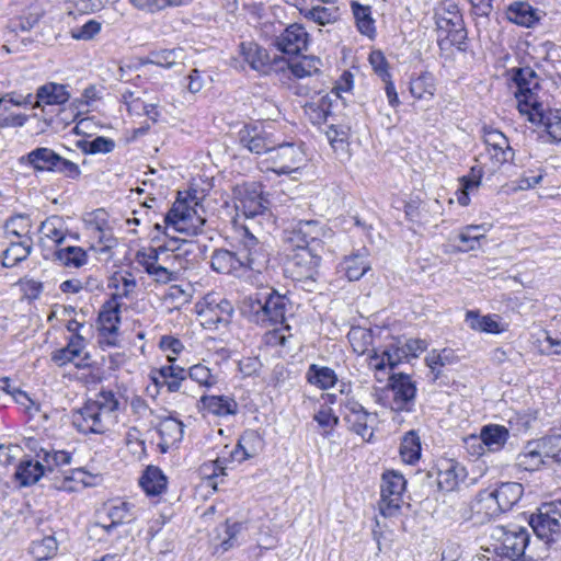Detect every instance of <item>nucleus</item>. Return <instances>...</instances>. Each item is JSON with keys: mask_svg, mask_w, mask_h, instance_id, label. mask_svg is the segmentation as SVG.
<instances>
[{"mask_svg": "<svg viewBox=\"0 0 561 561\" xmlns=\"http://www.w3.org/2000/svg\"><path fill=\"white\" fill-rule=\"evenodd\" d=\"M513 81L516 84L514 95L518 112L529 122L543 125L553 140L561 141V110L545 112L543 105L539 101L540 87L535 71L530 68L516 69Z\"/></svg>", "mask_w": 561, "mask_h": 561, "instance_id": "nucleus-1", "label": "nucleus"}, {"mask_svg": "<svg viewBox=\"0 0 561 561\" xmlns=\"http://www.w3.org/2000/svg\"><path fill=\"white\" fill-rule=\"evenodd\" d=\"M118 405L113 391L102 390L73 412L72 424L83 434H102L116 423Z\"/></svg>", "mask_w": 561, "mask_h": 561, "instance_id": "nucleus-2", "label": "nucleus"}, {"mask_svg": "<svg viewBox=\"0 0 561 561\" xmlns=\"http://www.w3.org/2000/svg\"><path fill=\"white\" fill-rule=\"evenodd\" d=\"M529 541V533L517 525L494 526L490 542L483 547L488 561H519Z\"/></svg>", "mask_w": 561, "mask_h": 561, "instance_id": "nucleus-3", "label": "nucleus"}, {"mask_svg": "<svg viewBox=\"0 0 561 561\" xmlns=\"http://www.w3.org/2000/svg\"><path fill=\"white\" fill-rule=\"evenodd\" d=\"M287 298L275 291L244 298L242 312L262 327L283 324L287 312Z\"/></svg>", "mask_w": 561, "mask_h": 561, "instance_id": "nucleus-4", "label": "nucleus"}, {"mask_svg": "<svg viewBox=\"0 0 561 561\" xmlns=\"http://www.w3.org/2000/svg\"><path fill=\"white\" fill-rule=\"evenodd\" d=\"M438 42L443 45L460 46L467 38L462 16L453 2H443L435 12Z\"/></svg>", "mask_w": 561, "mask_h": 561, "instance_id": "nucleus-5", "label": "nucleus"}, {"mask_svg": "<svg viewBox=\"0 0 561 561\" xmlns=\"http://www.w3.org/2000/svg\"><path fill=\"white\" fill-rule=\"evenodd\" d=\"M164 222L176 231L194 236L202 231L206 222L205 210L197 202L191 205L187 201L176 199L165 215Z\"/></svg>", "mask_w": 561, "mask_h": 561, "instance_id": "nucleus-6", "label": "nucleus"}, {"mask_svg": "<svg viewBox=\"0 0 561 561\" xmlns=\"http://www.w3.org/2000/svg\"><path fill=\"white\" fill-rule=\"evenodd\" d=\"M267 161L272 163L268 170L278 175H289L298 172L306 163V154L299 145L294 142L276 141V146L268 154Z\"/></svg>", "mask_w": 561, "mask_h": 561, "instance_id": "nucleus-7", "label": "nucleus"}, {"mask_svg": "<svg viewBox=\"0 0 561 561\" xmlns=\"http://www.w3.org/2000/svg\"><path fill=\"white\" fill-rule=\"evenodd\" d=\"M407 481L404 477L396 471H388L382 474L381 499L379 502V511L385 517L394 516L401 508L403 503V492L405 491Z\"/></svg>", "mask_w": 561, "mask_h": 561, "instance_id": "nucleus-8", "label": "nucleus"}, {"mask_svg": "<svg viewBox=\"0 0 561 561\" xmlns=\"http://www.w3.org/2000/svg\"><path fill=\"white\" fill-rule=\"evenodd\" d=\"M197 308L202 324L209 330L226 327L233 313L230 301L213 295L206 296L203 302L197 305Z\"/></svg>", "mask_w": 561, "mask_h": 561, "instance_id": "nucleus-9", "label": "nucleus"}, {"mask_svg": "<svg viewBox=\"0 0 561 561\" xmlns=\"http://www.w3.org/2000/svg\"><path fill=\"white\" fill-rule=\"evenodd\" d=\"M343 419L347 425V428L365 442H369L374 435V424L376 423V416L353 399H346L343 403Z\"/></svg>", "mask_w": 561, "mask_h": 561, "instance_id": "nucleus-10", "label": "nucleus"}, {"mask_svg": "<svg viewBox=\"0 0 561 561\" xmlns=\"http://www.w3.org/2000/svg\"><path fill=\"white\" fill-rule=\"evenodd\" d=\"M238 251L245 270L261 272L268 263V252L264 243L251 233L248 227L242 230Z\"/></svg>", "mask_w": 561, "mask_h": 561, "instance_id": "nucleus-11", "label": "nucleus"}, {"mask_svg": "<svg viewBox=\"0 0 561 561\" xmlns=\"http://www.w3.org/2000/svg\"><path fill=\"white\" fill-rule=\"evenodd\" d=\"M529 524L535 534L546 540H553L561 533V510L556 503H545L538 513L531 515Z\"/></svg>", "mask_w": 561, "mask_h": 561, "instance_id": "nucleus-12", "label": "nucleus"}, {"mask_svg": "<svg viewBox=\"0 0 561 561\" xmlns=\"http://www.w3.org/2000/svg\"><path fill=\"white\" fill-rule=\"evenodd\" d=\"M176 243L175 240H172L164 245L156 248L150 247L144 250L150 254L157 263L168 267L169 271L180 277L181 273L187 268L188 261L185 257L187 250L183 249L186 242L183 241L181 245H176Z\"/></svg>", "mask_w": 561, "mask_h": 561, "instance_id": "nucleus-13", "label": "nucleus"}, {"mask_svg": "<svg viewBox=\"0 0 561 561\" xmlns=\"http://www.w3.org/2000/svg\"><path fill=\"white\" fill-rule=\"evenodd\" d=\"M389 390L392 392L391 410L409 411L413 404L416 387L405 374H393L389 378Z\"/></svg>", "mask_w": 561, "mask_h": 561, "instance_id": "nucleus-14", "label": "nucleus"}, {"mask_svg": "<svg viewBox=\"0 0 561 561\" xmlns=\"http://www.w3.org/2000/svg\"><path fill=\"white\" fill-rule=\"evenodd\" d=\"M320 264V257L302 244H297L294 253L288 256L287 271L296 279L312 278Z\"/></svg>", "mask_w": 561, "mask_h": 561, "instance_id": "nucleus-15", "label": "nucleus"}, {"mask_svg": "<svg viewBox=\"0 0 561 561\" xmlns=\"http://www.w3.org/2000/svg\"><path fill=\"white\" fill-rule=\"evenodd\" d=\"M233 199L236 210L247 218H254L266 210L261 191L253 185L237 186L233 191Z\"/></svg>", "mask_w": 561, "mask_h": 561, "instance_id": "nucleus-16", "label": "nucleus"}, {"mask_svg": "<svg viewBox=\"0 0 561 561\" xmlns=\"http://www.w3.org/2000/svg\"><path fill=\"white\" fill-rule=\"evenodd\" d=\"M121 323V304L115 298L105 301L99 313V330L106 339V344L116 345Z\"/></svg>", "mask_w": 561, "mask_h": 561, "instance_id": "nucleus-17", "label": "nucleus"}, {"mask_svg": "<svg viewBox=\"0 0 561 561\" xmlns=\"http://www.w3.org/2000/svg\"><path fill=\"white\" fill-rule=\"evenodd\" d=\"M240 144L255 154L267 153L276 146L273 135L260 129L257 126H244L239 131Z\"/></svg>", "mask_w": 561, "mask_h": 561, "instance_id": "nucleus-18", "label": "nucleus"}, {"mask_svg": "<svg viewBox=\"0 0 561 561\" xmlns=\"http://www.w3.org/2000/svg\"><path fill=\"white\" fill-rule=\"evenodd\" d=\"M309 44V34L300 24L294 23L275 38V46L285 54L297 55L306 50Z\"/></svg>", "mask_w": 561, "mask_h": 561, "instance_id": "nucleus-19", "label": "nucleus"}, {"mask_svg": "<svg viewBox=\"0 0 561 561\" xmlns=\"http://www.w3.org/2000/svg\"><path fill=\"white\" fill-rule=\"evenodd\" d=\"M466 477V468L453 459H443L437 465V484L443 491L456 490Z\"/></svg>", "mask_w": 561, "mask_h": 561, "instance_id": "nucleus-20", "label": "nucleus"}, {"mask_svg": "<svg viewBox=\"0 0 561 561\" xmlns=\"http://www.w3.org/2000/svg\"><path fill=\"white\" fill-rule=\"evenodd\" d=\"M210 265L214 271L221 274L240 276L245 271L238 250L236 252L227 249L215 250L210 257Z\"/></svg>", "mask_w": 561, "mask_h": 561, "instance_id": "nucleus-21", "label": "nucleus"}, {"mask_svg": "<svg viewBox=\"0 0 561 561\" xmlns=\"http://www.w3.org/2000/svg\"><path fill=\"white\" fill-rule=\"evenodd\" d=\"M136 261L156 283L169 284L179 279L176 274L157 263L144 249L136 253Z\"/></svg>", "mask_w": 561, "mask_h": 561, "instance_id": "nucleus-22", "label": "nucleus"}, {"mask_svg": "<svg viewBox=\"0 0 561 561\" xmlns=\"http://www.w3.org/2000/svg\"><path fill=\"white\" fill-rule=\"evenodd\" d=\"M36 103L34 107L46 105H61L70 99L67 87L56 82H47L36 91Z\"/></svg>", "mask_w": 561, "mask_h": 561, "instance_id": "nucleus-23", "label": "nucleus"}, {"mask_svg": "<svg viewBox=\"0 0 561 561\" xmlns=\"http://www.w3.org/2000/svg\"><path fill=\"white\" fill-rule=\"evenodd\" d=\"M106 214L103 209H98L89 215L87 219V228L90 233L98 238L99 243L103 244L104 248L110 249L114 245L115 239L113 238L106 221Z\"/></svg>", "mask_w": 561, "mask_h": 561, "instance_id": "nucleus-24", "label": "nucleus"}, {"mask_svg": "<svg viewBox=\"0 0 561 561\" xmlns=\"http://www.w3.org/2000/svg\"><path fill=\"white\" fill-rule=\"evenodd\" d=\"M466 322L470 329L482 333L500 334L506 330L505 325L499 321V316H482L473 310L466 313Z\"/></svg>", "mask_w": 561, "mask_h": 561, "instance_id": "nucleus-25", "label": "nucleus"}, {"mask_svg": "<svg viewBox=\"0 0 561 561\" xmlns=\"http://www.w3.org/2000/svg\"><path fill=\"white\" fill-rule=\"evenodd\" d=\"M22 161L27 162L36 171H55L60 156L50 148L39 147L22 157Z\"/></svg>", "mask_w": 561, "mask_h": 561, "instance_id": "nucleus-26", "label": "nucleus"}, {"mask_svg": "<svg viewBox=\"0 0 561 561\" xmlns=\"http://www.w3.org/2000/svg\"><path fill=\"white\" fill-rule=\"evenodd\" d=\"M407 350L402 346L391 345L379 356L376 352L369 357L368 365L376 371L383 370L387 366L393 369L407 357Z\"/></svg>", "mask_w": 561, "mask_h": 561, "instance_id": "nucleus-27", "label": "nucleus"}, {"mask_svg": "<svg viewBox=\"0 0 561 561\" xmlns=\"http://www.w3.org/2000/svg\"><path fill=\"white\" fill-rule=\"evenodd\" d=\"M239 54L253 70L264 71L270 65L267 51L253 42H242Z\"/></svg>", "mask_w": 561, "mask_h": 561, "instance_id": "nucleus-28", "label": "nucleus"}, {"mask_svg": "<svg viewBox=\"0 0 561 561\" xmlns=\"http://www.w3.org/2000/svg\"><path fill=\"white\" fill-rule=\"evenodd\" d=\"M167 477L154 466H149L139 479V484L149 496H157L167 490Z\"/></svg>", "mask_w": 561, "mask_h": 561, "instance_id": "nucleus-29", "label": "nucleus"}, {"mask_svg": "<svg viewBox=\"0 0 561 561\" xmlns=\"http://www.w3.org/2000/svg\"><path fill=\"white\" fill-rule=\"evenodd\" d=\"M299 11L307 20L322 26L335 23L341 16L340 9L335 4H317L311 8H299Z\"/></svg>", "mask_w": 561, "mask_h": 561, "instance_id": "nucleus-30", "label": "nucleus"}, {"mask_svg": "<svg viewBox=\"0 0 561 561\" xmlns=\"http://www.w3.org/2000/svg\"><path fill=\"white\" fill-rule=\"evenodd\" d=\"M506 16L511 22L525 27H531L539 21L538 11L523 1L512 3Z\"/></svg>", "mask_w": 561, "mask_h": 561, "instance_id": "nucleus-31", "label": "nucleus"}, {"mask_svg": "<svg viewBox=\"0 0 561 561\" xmlns=\"http://www.w3.org/2000/svg\"><path fill=\"white\" fill-rule=\"evenodd\" d=\"M98 478L96 474H92L83 468H77L64 476L58 488L64 491L76 492L83 488L94 486L98 483Z\"/></svg>", "mask_w": 561, "mask_h": 561, "instance_id": "nucleus-32", "label": "nucleus"}, {"mask_svg": "<svg viewBox=\"0 0 561 561\" xmlns=\"http://www.w3.org/2000/svg\"><path fill=\"white\" fill-rule=\"evenodd\" d=\"M494 491V496L497 497L496 511L511 510L523 495V485L517 482H505L499 485Z\"/></svg>", "mask_w": 561, "mask_h": 561, "instance_id": "nucleus-33", "label": "nucleus"}, {"mask_svg": "<svg viewBox=\"0 0 561 561\" xmlns=\"http://www.w3.org/2000/svg\"><path fill=\"white\" fill-rule=\"evenodd\" d=\"M203 409L216 416H227L237 412V402L224 396H203L201 398Z\"/></svg>", "mask_w": 561, "mask_h": 561, "instance_id": "nucleus-34", "label": "nucleus"}, {"mask_svg": "<svg viewBox=\"0 0 561 561\" xmlns=\"http://www.w3.org/2000/svg\"><path fill=\"white\" fill-rule=\"evenodd\" d=\"M107 518L111 520L110 524L98 522L93 525V528L95 530L102 529L110 534L116 526L133 520L134 514L130 512V506L127 502H119L108 508Z\"/></svg>", "mask_w": 561, "mask_h": 561, "instance_id": "nucleus-35", "label": "nucleus"}, {"mask_svg": "<svg viewBox=\"0 0 561 561\" xmlns=\"http://www.w3.org/2000/svg\"><path fill=\"white\" fill-rule=\"evenodd\" d=\"M436 92L435 78L431 72H422L410 80V93L417 100L430 101Z\"/></svg>", "mask_w": 561, "mask_h": 561, "instance_id": "nucleus-36", "label": "nucleus"}, {"mask_svg": "<svg viewBox=\"0 0 561 561\" xmlns=\"http://www.w3.org/2000/svg\"><path fill=\"white\" fill-rule=\"evenodd\" d=\"M324 229L318 220H301L293 230V239L299 241L298 244L308 247L310 242L320 240L324 236Z\"/></svg>", "mask_w": 561, "mask_h": 561, "instance_id": "nucleus-37", "label": "nucleus"}, {"mask_svg": "<svg viewBox=\"0 0 561 561\" xmlns=\"http://www.w3.org/2000/svg\"><path fill=\"white\" fill-rule=\"evenodd\" d=\"M342 266L350 280H358L367 271L370 270L366 249L345 257Z\"/></svg>", "mask_w": 561, "mask_h": 561, "instance_id": "nucleus-38", "label": "nucleus"}, {"mask_svg": "<svg viewBox=\"0 0 561 561\" xmlns=\"http://www.w3.org/2000/svg\"><path fill=\"white\" fill-rule=\"evenodd\" d=\"M491 225H469L459 232V240L463 243L462 251H472L480 248V241L485 238V232L491 229Z\"/></svg>", "mask_w": 561, "mask_h": 561, "instance_id": "nucleus-39", "label": "nucleus"}, {"mask_svg": "<svg viewBox=\"0 0 561 561\" xmlns=\"http://www.w3.org/2000/svg\"><path fill=\"white\" fill-rule=\"evenodd\" d=\"M108 287L114 289L111 298H115L118 301L134 294L137 283L130 273L118 272L111 277Z\"/></svg>", "mask_w": 561, "mask_h": 561, "instance_id": "nucleus-40", "label": "nucleus"}, {"mask_svg": "<svg viewBox=\"0 0 561 561\" xmlns=\"http://www.w3.org/2000/svg\"><path fill=\"white\" fill-rule=\"evenodd\" d=\"M32 251V242L30 239L22 241H11L10 245L3 251L2 265L4 267H13L20 262L27 259Z\"/></svg>", "mask_w": 561, "mask_h": 561, "instance_id": "nucleus-41", "label": "nucleus"}, {"mask_svg": "<svg viewBox=\"0 0 561 561\" xmlns=\"http://www.w3.org/2000/svg\"><path fill=\"white\" fill-rule=\"evenodd\" d=\"M36 458L39 460L43 469H45V473L53 472L71 462V454L65 450L41 448V450L36 453Z\"/></svg>", "mask_w": 561, "mask_h": 561, "instance_id": "nucleus-42", "label": "nucleus"}, {"mask_svg": "<svg viewBox=\"0 0 561 561\" xmlns=\"http://www.w3.org/2000/svg\"><path fill=\"white\" fill-rule=\"evenodd\" d=\"M306 378L309 383L320 389H329L337 381L336 374L333 369L316 364L309 366Z\"/></svg>", "mask_w": 561, "mask_h": 561, "instance_id": "nucleus-43", "label": "nucleus"}, {"mask_svg": "<svg viewBox=\"0 0 561 561\" xmlns=\"http://www.w3.org/2000/svg\"><path fill=\"white\" fill-rule=\"evenodd\" d=\"M45 474L39 460H24L22 461L15 472V478L21 485L27 486L36 483Z\"/></svg>", "mask_w": 561, "mask_h": 561, "instance_id": "nucleus-44", "label": "nucleus"}, {"mask_svg": "<svg viewBox=\"0 0 561 561\" xmlns=\"http://www.w3.org/2000/svg\"><path fill=\"white\" fill-rule=\"evenodd\" d=\"M480 436L489 451L500 450L508 438V431L502 425L483 426Z\"/></svg>", "mask_w": 561, "mask_h": 561, "instance_id": "nucleus-45", "label": "nucleus"}, {"mask_svg": "<svg viewBox=\"0 0 561 561\" xmlns=\"http://www.w3.org/2000/svg\"><path fill=\"white\" fill-rule=\"evenodd\" d=\"M170 365L162 366V377L165 380V387L170 392H176L181 389L182 382L187 378L186 370L174 364L175 358L172 355H168Z\"/></svg>", "mask_w": 561, "mask_h": 561, "instance_id": "nucleus-46", "label": "nucleus"}, {"mask_svg": "<svg viewBox=\"0 0 561 561\" xmlns=\"http://www.w3.org/2000/svg\"><path fill=\"white\" fill-rule=\"evenodd\" d=\"M55 257L66 267L79 268L88 263V254L80 247H66L55 252Z\"/></svg>", "mask_w": 561, "mask_h": 561, "instance_id": "nucleus-47", "label": "nucleus"}, {"mask_svg": "<svg viewBox=\"0 0 561 561\" xmlns=\"http://www.w3.org/2000/svg\"><path fill=\"white\" fill-rule=\"evenodd\" d=\"M543 463L545 458L536 442H529L523 451L517 456L518 467L527 471L537 470Z\"/></svg>", "mask_w": 561, "mask_h": 561, "instance_id": "nucleus-48", "label": "nucleus"}, {"mask_svg": "<svg viewBox=\"0 0 561 561\" xmlns=\"http://www.w3.org/2000/svg\"><path fill=\"white\" fill-rule=\"evenodd\" d=\"M39 232L44 238L60 244L66 238L67 227L61 217L51 216L42 222Z\"/></svg>", "mask_w": 561, "mask_h": 561, "instance_id": "nucleus-49", "label": "nucleus"}, {"mask_svg": "<svg viewBox=\"0 0 561 561\" xmlns=\"http://www.w3.org/2000/svg\"><path fill=\"white\" fill-rule=\"evenodd\" d=\"M352 10L358 31L363 35L373 38L376 34V27L375 21L371 18L370 8L367 5H362L358 2H353Z\"/></svg>", "mask_w": 561, "mask_h": 561, "instance_id": "nucleus-50", "label": "nucleus"}, {"mask_svg": "<svg viewBox=\"0 0 561 561\" xmlns=\"http://www.w3.org/2000/svg\"><path fill=\"white\" fill-rule=\"evenodd\" d=\"M58 545L54 536H44L41 539L33 540L30 547V553L36 561H44L54 557Z\"/></svg>", "mask_w": 561, "mask_h": 561, "instance_id": "nucleus-51", "label": "nucleus"}, {"mask_svg": "<svg viewBox=\"0 0 561 561\" xmlns=\"http://www.w3.org/2000/svg\"><path fill=\"white\" fill-rule=\"evenodd\" d=\"M262 439L256 432H245L238 440L237 448L233 450L232 455L237 457L239 449H241L243 454L238 460L242 461L249 459L256 455L257 447H260Z\"/></svg>", "mask_w": 561, "mask_h": 561, "instance_id": "nucleus-52", "label": "nucleus"}, {"mask_svg": "<svg viewBox=\"0 0 561 561\" xmlns=\"http://www.w3.org/2000/svg\"><path fill=\"white\" fill-rule=\"evenodd\" d=\"M353 351L359 355L365 354L373 344V333L362 327H354L347 334Z\"/></svg>", "mask_w": 561, "mask_h": 561, "instance_id": "nucleus-53", "label": "nucleus"}, {"mask_svg": "<svg viewBox=\"0 0 561 561\" xmlns=\"http://www.w3.org/2000/svg\"><path fill=\"white\" fill-rule=\"evenodd\" d=\"M400 455L404 462L413 463L421 455V444L414 432H409L402 439Z\"/></svg>", "mask_w": 561, "mask_h": 561, "instance_id": "nucleus-54", "label": "nucleus"}, {"mask_svg": "<svg viewBox=\"0 0 561 561\" xmlns=\"http://www.w3.org/2000/svg\"><path fill=\"white\" fill-rule=\"evenodd\" d=\"M543 458H552L561 462V434H553L535 440Z\"/></svg>", "mask_w": 561, "mask_h": 561, "instance_id": "nucleus-55", "label": "nucleus"}, {"mask_svg": "<svg viewBox=\"0 0 561 561\" xmlns=\"http://www.w3.org/2000/svg\"><path fill=\"white\" fill-rule=\"evenodd\" d=\"M159 433L165 444H174L183 437V424L175 419H167L160 423Z\"/></svg>", "mask_w": 561, "mask_h": 561, "instance_id": "nucleus-56", "label": "nucleus"}, {"mask_svg": "<svg viewBox=\"0 0 561 561\" xmlns=\"http://www.w3.org/2000/svg\"><path fill=\"white\" fill-rule=\"evenodd\" d=\"M191 0H129L138 10L147 12H157L168 7H179L187 4Z\"/></svg>", "mask_w": 561, "mask_h": 561, "instance_id": "nucleus-57", "label": "nucleus"}, {"mask_svg": "<svg viewBox=\"0 0 561 561\" xmlns=\"http://www.w3.org/2000/svg\"><path fill=\"white\" fill-rule=\"evenodd\" d=\"M330 104L327 96L319 98L318 101H312L305 105V113L309 116L313 124H322L327 121Z\"/></svg>", "mask_w": 561, "mask_h": 561, "instance_id": "nucleus-58", "label": "nucleus"}, {"mask_svg": "<svg viewBox=\"0 0 561 561\" xmlns=\"http://www.w3.org/2000/svg\"><path fill=\"white\" fill-rule=\"evenodd\" d=\"M80 148L85 153H108L115 148L114 140L106 137H96L92 140H85L81 144Z\"/></svg>", "mask_w": 561, "mask_h": 561, "instance_id": "nucleus-59", "label": "nucleus"}, {"mask_svg": "<svg viewBox=\"0 0 561 561\" xmlns=\"http://www.w3.org/2000/svg\"><path fill=\"white\" fill-rule=\"evenodd\" d=\"M187 377L204 387H211L217 383V378L208 367L202 364L194 365L186 370Z\"/></svg>", "mask_w": 561, "mask_h": 561, "instance_id": "nucleus-60", "label": "nucleus"}, {"mask_svg": "<svg viewBox=\"0 0 561 561\" xmlns=\"http://www.w3.org/2000/svg\"><path fill=\"white\" fill-rule=\"evenodd\" d=\"M319 65V59L304 57L300 60L290 64L289 69L295 77L304 78L318 72Z\"/></svg>", "mask_w": 561, "mask_h": 561, "instance_id": "nucleus-61", "label": "nucleus"}, {"mask_svg": "<svg viewBox=\"0 0 561 561\" xmlns=\"http://www.w3.org/2000/svg\"><path fill=\"white\" fill-rule=\"evenodd\" d=\"M486 152L494 165H501L508 162L513 160L514 157V151L511 148L508 140L505 141V145L499 144L488 147Z\"/></svg>", "mask_w": 561, "mask_h": 561, "instance_id": "nucleus-62", "label": "nucleus"}, {"mask_svg": "<svg viewBox=\"0 0 561 561\" xmlns=\"http://www.w3.org/2000/svg\"><path fill=\"white\" fill-rule=\"evenodd\" d=\"M101 31V23L95 20H89L81 26L70 30V36L77 41H90L94 38Z\"/></svg>", "mask_w": 561, "mask_h": 561, "instance_id": "nucleus-63", "label": "nucleus"}, {"mask_svg": "<svg viewBox=\"0 0 561 561\" xmlns=\"http://www.w3.org/2000/svg\"><path fill=\"white\" fill-rule=\"evenodd\" d=\"M480 185V178L468 179L463 176L461 179V187L456 192L457 202L461 206H467L470 203L469 193L477 190Z\"/></svg>", "mask_w": 561, "mask_h": 561, "instance_id": "nucleus-64", "label": "nucleus"}]
</instances>
